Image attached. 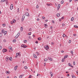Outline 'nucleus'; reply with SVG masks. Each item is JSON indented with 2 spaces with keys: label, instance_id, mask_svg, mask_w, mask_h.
<instances>
[{
  "label": "nucleus",
  "instance_id": "cd10ccee",
  "mask_svg": "<svg viewBox=\"0 0 78 78\" xmlns=\"http://www.w3.org/2000/svg\"><path fill=\"white\" fill-rule=\"evenodd\" d=\"M24 42H25V43H26V42H27V40H24Z\"/></svg>",
  "mask_w": 78,
  "mask_h": 78
},
{
  "label": "nucleus",
  "instance_id": "69168bd1",
  "mask_svg": "<svg viewBox=\"0 0 78 78\" xmlns=\"http://www.w3.org/2000/svg\"><path fill=\"white\" fill-rule=\"evenodd\" d=\"M29 39H31V37L30 36H29Z\"/></svg>",
  "mask_w": 78,
  "mask_h": 78
},
{
  "label": "nucleus",
  "instance_id": "5fc2aeb1",
  "mask_svg": "<svg viewBox=\"0 0 78 78\" xmlns=\"http://www.w3.org/2000/svg\"><path fill=\"white\" fill-rule=\"evenodd\" d=\"M71 53H72V54H73V51H71Z\"/></svg>",
  "mask_w": 78,
  "mask_h": 78
},
{
  "label": "nucleus",
  "instance_id": "c03bdc74",
  "mask_svg": "<svg viewBox=\"0 0 78 78\" xmlns=\"http://www.w3.org/2000/svg\"><path fill=\"white\" fill-rule=\"evenodd\" d=\"M62 27H64V26H65V24H62Z\"/></svg>",
  "mask_w": 78,
  "mask_h": 78
},
{
  "label": "nucleus",
  "instance_id": "3c124183",
  "mask_svg": "<svg viewBox=\"0 0 78 78\" xmlns=\"http://www.w3.org/2000/svg\"><path fill=\"white\" fill-rule=\"evenodd\" d=\"M76 73L77 75H78V71H76Z\"/></svg>",
  "mask_w": 78,
  "mask_h": 78
},
{
  "label": "nucleus",
  "instance_id": "49530a36",
  "mask_svg": "<svg viewBox=\"0 0 78 78\" xmlns=\"http://www.w3.org/2000/svg\"><path fill=\"white\" fill-rule=\"evenodd\" d=\"M73 65H75V61L73 62Z\"/></svg>",
  "mask_w": 78,
  "mask_h": 78
},
{
  "label": "nucleus",
  "instance_id": "c9c22d12",
  "mask_svg": "<svg viewBox=\"0 0 78 78\" xmlns=\"http://www.w3.org/2000/svg\"><path fill=\"white\" fill-rule=\"evenodd\" d=\"M2 33H0V37H2Z\"/></svg>",
  "mask_w": 78,
  "mask_h": 78
},
{
  "label": "nucleus",
  "instance_id": "9b49d317",
  "mask_svg": "<svg viewBox=\"0 0 78 78\" xmlns=\"http://www.w3.org/2000/svg\"><path fill=\"white\" fill-rule=\"evenodd\" d=\"M48 59H49V60H50V61H52V59L49 57H48Z\"/></svg>",
  "mask_w": 78,
  "mask_h": 78
},
{
  "label": "nucleus",
  "instance_id": "f704fd0d",
  "mask_svg": "<svg viewBox=\"0 0 78 78\" xmlns=\"http://www.w3.org/2000/svg\"><path fill=\"white\" fill-rule=\"evenodd\" d=\"M68 66H70H70H72V65H71V64H70V63H69L68 64Z\"/></svg>",
  "mask_w": 78,
  "mask_h": 78
},
{
  "label": "nucleus",
  "instance_id": "e2e57ef3",
  "mask_svg": "<svg viewBox=\"0 0 78 78\" xmlns=\"http://www.w3.org/2000/svg\"><path fill=\"white\" fill-rule=\"evenodd\" d=\"M31 34H30V33H29L28 34V35H31Z\"/></svg>",
  "mask_w": 78,
  "mask_h": 78
},
{
  "label": "nucleus",
  "instance_id": "37998d69",
  "mask_svg": "<svg viewBox=\"0 0 78 78\" xmlns=\"http://www.w3.org/2000/svg\"><path fill=\"white\" fill-rule=\"evenodd\" d=\"M45 61H47V58H45L44 60Z\"/></svg>",
  "mask_w": 78,
  "mask_h": 78
},
{
  "label": "nucleus",
  "instance_id": "e433bc0d",
  "mask_svg": "<svg viewBox=\"0 0 78 78\" xmlns=\"http://www.w3.org/2000/svg\"><path fill=\"white\" fill-rule=\"evenodd\" d=\"M72 77L73 78H76L74 76H72Z\"/></svg>",
  "mask_w": 78,
  "mask_h": 78
},
{
  "label": "nucleus",
  "instance_id": "774afa93",
  "mask_svg": "<svg viewBox=\"0 0 78 78\" xmlns=\"http://www.w3.org/2000/svg\"><path fill=\"white\" fill-rule=\"evenodd\" d=\"M15 58H17V55H16V56H15Z\"/></svg>",
  "mask_w": 78,
  "mask_h": 78
},
{
  "label": "nucleus",
  "instance_id": "a19ab883",
  "mask_svg": "<svg viewBox=\"0 0 78 78\" xmlns=\"http://www.w3.org/2000/svg\"><path fill=\"white\" fill-rule=\"evenodd\" d=\"M29 31H31V28H30L29 29Z\"/></svg>",
  "mask_w": 78,
  "mask_h": 78
},
{
  "label": "nucleus",
  "instance_id": "473e14b6",
  "mask_svg": "<svg viewBox=\"0 0 78 78\" xmlns=\"http://www.w3.org/2000/svg\"><path fill=\"white\" fill-rule=\"evenodd\" d=\"M9 48L10 50H11L12 49V47H9Z\"/></svg>",
  "mask_w": 78,
  "mask_h": 78
},
{
  "label": "nucleus",
  "instance_id": "b1692460",
  "mask_svg": "<svg viewBox=\"0 0 78 78\" xmlns=\"http://www.w3.org/2000/svg\"><path fill=\"white\" fill-rule=\"evenodd\" d=\"M2 33H4V32H5V30L4 29H3L2 30Z\"/></svg>",
  "mask_w": 78,
  "mask_h": 78
},
{
  "label": "nucleus",
  "instance_id": "412c9836",
  "mask_svg": "<svg viewBox=\"0 0 78 78\" xmlns=\"http://www.w3.org/2000/svg\"><path fill=\"white\" fill-rule=\"evenodd\" d=\"M59 16H60V14H59V13H58L57 14V17H59Z\"/></svg>",
  "mask_w": 78,
  "mask_h": 78
},
{
  "label": "nucleus",
  "instance_id": "79ce46f5",
  "mask_svg": "<svg viewBox=\"0 0 78 78\" xmlns=\"http://www.w3.org/2000/svg\"><path fill=\"white\" fill-rule=\"evenodd\" d=\"M36 54L37 55H39V54L38 53V52H36Z\"/></svg>",
  "mask_w": 78,
  "mask_h": 78
},
{
  "label": "nucleus",
  "instance_id": "0eeeda50",
  "mask_svg": "<svg viewBox=\"0 0 78 78\" xmlns=\"http://www.w3.org/2000/svg\"><path fill=\"white\" fill-rule=\"evenodd\" d=\"M25 15L26 16H29L30 15L29 14V13L28 12H26L25 13Z\"/></svg>",
  "mask_w": 78,
  "mask_h": 78
},
{
  "label": "nucleus",
  "instance_id": "8fccbe9b",
  "mask_svg": "<svg viewBox=\"0 0 78 78\" xmlns=\"http://www.w3.org/2000/svg\"><path fill=\"white\" fill-rule=\"evenodd\" d=\"M35 43H36V44H38V41H36L35 42Z\"/></svg>",
  "mask_w": 78,
  "mask_h": 78
},
{
  "label": "nucleus",
  "instance_id": "13d9d810",
  "mask_svg": "<svg viewBox=\"0 0 78 78\" xmlns=\"http://www.w3.org/2000/svg\"><path fill=\"white\" fill-rule=\"evenodd\" d=\"M42 19H45V17L44 16H43L42 17Z\"/></svg>",
  "mask_w": 78,
  "mask_h": 78
},
{
  "label": "nucleus",
  "instance_id": "4468645a",
  "mask_svg": "<svg viewBox=\"0 0 78 78\" xmlns=\"http://www.w3.org/2000/svg\"><path fill=\"white\" fill-rule=\"evenodd\" d=\"M9 59V58H8V57H6V61H8V59Z\"/></svg>",
  "mask_w": 78,
  "mask_h": 78
},
{
  "label": "nucleus",
  "instance_id": "f257e3e1",
  "mask_svg": "<svg viewBox=\"0 0 78 78\" xmlns=\"http://www.w3.org/2000/svg\"><path fill=\"white\" fill-rule=\"evenodd\" d=\"M25 15L23 14L21 20L22 22H23V21L24 20V19H25Z\"/></svg>",
  "mask_w": 78,
  "mask_h": 78
},
{
  "label": "nucleus",
  "instance_id": "5701e85b",
  "mask_svg": "<svg viewBox=\"0 0 78 78\" xmlns=\"http://www.w3.org/2000/svg\"><path fill=\"white\" fill-rule=\"evenodd\" d=\"M64 59L65 58H63L62 59V62H64V61H65V59Z\"/></svg>",
  "mask_w": 78,
  "mask_h": 78
},
{
  "label": "nucleus",
  "instance_id": "7ed1b4c3",
  "mask_svg": "<svg viewBox=\"0 0 78 78\" xmlns=\"http://www.w3.org/2000/svg\"><path fill=\"white\" fill-rule=\"evenodd\" d=\"M20 35V33H18L15 36V39H17L19 36V35Z\"/></svg>",
  "mask_w": 78,
  "mask_h": 78
},
{
  "label": "nucleus",
  "instance_id": "1a4fd4ad",
  "mask_svg": "<svg viewBox=\"0 0 78 78\" xmlns=\"http://www.w3.org/2000/svg\"><path fill=\"white\" fill-rule=\"evenodd\" d=\"M18 67V66H16L14 67V69L15 70H17V68Z\"/></svg>",
  "mask_w": 78,
  "mask_h": 78
},
{
  "label": "nucleus",
  "instance_id": "052dcab7",
  "mask_svg": "<svg viewBox=\"0 0 78 78\" xmlns=\"http://www.w3.org/2000/svg\"><path fill=\"white\" fill-rule=\"evenodd\" d=\"M70 42H71V40H69V43H70Z\"/></svg>",
  "mask_w": 78,
  "mask_h": 78
},
{
  "label": "nucleus",
  "instance_id": "dca6fc26",
  "mask_svg": "<svg viewBox=\"0 0 78 78\" xmlns=\"http://www.w3.org/2000/svg\"><path fill=\"white\" fill-rule=\"evenodd\" d=\"M67 57H68V55H66V56H65L64 57V59H66V58H67Z\"/></svg>",
  "mask_w": 78,
  "mask_h": 78
},
{
  "label": "nucleus",
  "instance_id": "ddd939ff",
  "mask_svg": "<svg viewBox=\"0 0 78 78\" xmlns=\"http://www.w3.org/2000/svg\"><path fill=\"white\" fill-rule=\"evenodd\" d=\"M44 26L45 28H47V24H44Z\"/></svg>",
  "mask_w": 78,
  "mask_h": 78
},
{
  "label": "nucleus",
  "instance_id": "603ef678",
  "mask_svg": "<svg viewBox=\"0 0 78 78\" xmlns=\"http://www.w3.org/2000/svg\"><path fill=\"white\" fill-rule=\"evenodd\" d=\"M2 46H0V50H1L2 49Z\"/></svg>",
  "mask_w": 78,
  "mask_h": 78
},
{
  "label": "nucleus",
  "instance_id": "6e6d98bb",
  "mask_svg": "<svg viewBox=\"0 0 78 78\" xmlns=\"http://www.w3.org/2000/svg\"><path fill=\"white\" fill-rule=\"evenodd\" d=\"M22 77L21 76H19L20 78H22Z\"/></svg>",
  "mask_w": 78,
  "mask_h": 78
},
{
  "label": "nucleus",
  "instance_id": "20e7f679",
  "mask_svg": "<svg viewBox=\"0 0 78 78\" xmlns=\"http://www.w3.org/2000/svg\"><path fill=\"white\" fill-rule=\"evenodd\" d=\"M21 47H23V48H26V47H27V46H26L24 44H22L21 45Z\"/></svg>",
  "mask_w": 78,
  "mask_h": 78
},
{
  "label": "nucleus",
  "instance_id": "de8ad7c7",
  "mask_svg": "<svg viewBox=\"0 0 78 78\" xmlns=\"http://www.w3.org/2000/svg\"><path fill=\"white\" fill-rule=\"evenodd\" d=\"M47 5L48 6H50V4H47Z\"/></svg>",
  "mask_w": 78,
  "mask_h": 78
},
{
  "label": "nucleus",
  "instance_id": "a878e982",
  "mask_svg": "<svg viewBox=\"0 0 78 78\" xmlns=\"http://www.w3.org/2000/svg\"><path fill=\"white\" fill-rule=\"evenodd\" d=\"M58 8H60V4H58Z\"/></svg>",
  "mask_w": 78,
  "mask_h": 78
},
{
  "label": "nucleus",
  "instance_id": "6e6552de",
  "mask_svg": "<svg viewBox=\"0 0 78 78\" xmlns=\"http://www.w3.org/2000/svg\"><path fill=\"white\" fill-rule=\"evenodd\" d=\"M50 74H51V77H52L53 76V73L51 72H50Z\"/></svg>",
  "mask_w": 78,
  "mask_h": 78
},
{
  "label": "nucleus",
  "instance_id": "f3484780",
  "mask_svg": "<svg viewBox=\"0 0 78 78\" xmlns=\"http://www.w3.org/2000/svg\"><path fill=\"white\" fill-rule=\"evenodd\" d=\"M4 35H6V33H7V31H5V32H4Z\"/></svg>",
  "mask_w": 78,
  "mask_h": 78
},
{
  "label": "nucleus",
  "instance_id": "c756f323",
  "mask_svg": "<svg viewBox=\"0 0 78 78\" xmlns=\"http://www.w3.org/2000/svg\"><path fill=\"white\" fill-rule=\"evenodd\" d=\"M7 74H9V71L6 72Z\"/></svg>",
  "mask_w": 78,
  "mask_h": 78
},
{
  "label": "nucleus",
  "instance_id": "58836bf2",
  "mask_svg": "<svg viewBox=\"0 0 78 78\" xmlns=\"http://www.w3.org/2000/svg\"><path fill=\"white\" fill-rule=\"evenodd\" d=\"M5 24H2V26L3 27H5Z\"/></svg>",
  "mask_w": 78,
  "mask_h": 78
},
{
  "label": "nucleus",
  "instance_id": "72a5a7b5",
  "mask_svg": "<svg viewBox=\"0 0 78 78\" xmlns=\"http://www.w3.org/2000/svg\"><path fill=\"white\" fill-rule=\"evenodd\" d=\"M74 27H75V28H78V26H74Z\"/></svg>",
  "mask_w": 78,
  "mask_h": 78
},
{
  "label": "nucleus",
  "instance_id": "4be33fe9",
  "mask_svg": "<svg viewBox=\"0 0 78 78\" xmlns=\"http://www.w3.org/2000/svg\"><path fill=\"white\" fill-rule=\"evenodd\" d=\"M38 41H41V38L40 37L38 38Z\"/></svg>",
  "mask_w": 78,
  "mask_h": 78
},
{
  "label": "nucleus",
  "instance_id": "c85d7f7f",
  "mask_svg": "<svg viewBox=\"0 0 78 78\" xmlns=\"http://www.w3.org/2000/svg\"><path fill=\"white\" fill-rule=\"evenodd\" d=\"M61 4H63V3H64V1H61Z\"/></svg>",
  "mask_w": 78,
  "mask_h": 78
},
{
  "label": "nucleus",
  "instance_id": "7c9ffc66",
  "mask_svg": "<svg viewBox=\"0 0 78 78\" xmlns=\"http://www.w3.org/2000/svg\"><path fill=\"white\" fill-rule=\"evenodd\" d=\"M64 19V17L62 16L61 18V19H62V20H63Z\"/></svg>",
  "mask_w": 78,
  "mask_h": 78
},
{
  "label": "nucleus",
  "instance_id": "9d476101",
  "mask_svg": "<svg viewBox=\"0 0 78 78\" xmlns=\"http://www.w3.org/2000/svg\"><path fill=\"white\" fill-rule=\"evenodd\" d=\"M33 56L35 58H37V56L34 54H33Z\"/></svg>",
  "mask_w": 78,
  "mask_h": 78
},
{
  "label": "nucleus",
  "instance_id": "2eb2a0df",
  "mask_svg": "<svg viewBox=\"0 0 78 78\" xmlns=\"http://www.w3.org/2000/svg\"><path fill=\"white\" fill-rule=\"evenodd\" d=\"M66 37H67V36H66V34H63V37H66Z\"/></svg>",
  "mask_w": 78,
  "mask_h": 78
},
{
  "label": "nucleus",
  "instance_id": "39448f33",
  "mask_svg": "<svg viewBox=\"0 0 78 78\" xmlns=\"http://www.w3.org/2000/svg\"><path fill=\"white\" fill-rule=\"evenodd\" d=\"M13 8V5L12 4L11 5L10 7V9L11 10H12Z\"/></svg>",
  "mask_w": 78,
  "mask_h": 78
},
{
  "label": "nucleus",
  "instance_id": "09e8293b",
  "mask_svg": "<svg viewBox=\"0 0 78 78\" xmlns=\"http://www.w3.org/2000/svg\"><path fill=\"white\" fill-rule=\"evenodd\" d=\"M52 23H55V21H54V20H52Z\"/></svg>",
  "mask_w": 78,
  "mask_h": 78
},
{
  "label": "nucleus",
  "instance_id": "2f4dec72",
  "mask_svg": "<svg viewBox=\"0 0 78 78\" xmlns=\"http://www.w3.org/2000/svg\"><path fill=\"white\" fill-rule=\"evenodd\" d=\"M13 23H14L12 21L10 22V23H11V24H12H12H13Z\"/></svg>",
  "mask_w": 78,
  "mask_h": 78
},
{
  "label": "nucleus",
  "instance_id": "4d7b16f0",
  "mask_svg": "<svg viewBox=\"0 0 78 78\" xmlns=\"http://www.w3.org/2000/svg\"><path fill=\"white\" fill-rule=\"evenodd\" d=\"M67 76H69V74H68L67 75Z\"/></svg>",
  "mask_w": 78,
  "mask_h": 78
},
{
  "label": "nucleus",
  "instance_id": "bb28decb",
  "mask_svg": "<svg viewBox=\"0 0 78 78\" xmlns=\"http://www.w3.org/2000/svg\"><path fill=\"white\" fill-rule=\"evenodd\" d=\"M9 60H10V61H12V57L10 58Z\"/></svg>",
  "mask_w": 78,
  "mask_h": 78
},
{
  "label": "nucleus",
  "instance_id": "f8f14e48",
  "mask_svg": "<svg viewBox=\"0 0 78 78\" xmlns=\"http://www.w3.org/2000/svg\"><path fill=\"white\" fill-rule=\"evenodd\" d=\"M16 55H18L19 56H20V54L19 53H16Z\"/></svg>",
  "mask_w": 78,
  "mask_h": 78
},
{
  "label": "nucleus",
  "instance_id": "864d4df0",
  "mask_svg": "<svg viewBox=\"0 0 78 78\" xmlns=\"http://www.w3.org/2000/svg\"><path fill=\"white\" fill-rule=\"evenodd\" d=\"M19 12V9H18V12Z\"/></svg>",
  "mask_w": 78,
  "mask_h": 78
},
{
  "label": "nucleus",
  "instance_id": "a211bd4d",
  "mask_svg": "<svg viewBox=\"0 0 78 78\" xmlns=\"http://www.w3.org/2000/svg\"><path fill=\"white\" fill-rule=\"evenodd\" d=\"M16 20H13L12 22L13 23H15L16 22Z\"/></svg>",
  "mask_w": 78,
  "mask_h": 78
},
{
  "label": "nucleus",
  "instance_id": "0e129e2a",
  "mask_svg": "<svg viewBox=\"0 0 78 78\" xmlns=\"http://www.w3.org/2000/svg\"><path fill=\"white\" fill-rule=\"evenodd\" d=\"M73 36H76V34H73Z\"/></svg>",
  "mask_w": 78,
  "mask_h": 78
},
{
  "label": "nucleus",
  "instance_id": "423d86ee",
  "mask_svg": "<svg viewBox=\"0 0 78 78\" xmlns=\"http://www.w3.org/2000/svg\"><path fill=\"white\" fill-rule=\"evenodd\" d=\"M7 51V50H6V49H4L2 51L3 52V53H5V52H6V51Z\"/></svg>",
  "mask_w": 78,
  "mask_h": 78
},
{
  "label": "nucleus",
  "instance_id": "6ab92c4d",
  "mask_svg": "<svg viewBox=\"0 0 78 78\" xmlns=\"http://www.w3.org/2000/svg\"><path fill=\"white\" fill-rule=\"evenodd\" d=\"M20 30L21 31H23V27H21Z\"/></svg>",
  "mask_w": 78,
  "mask_h": 78
},
{
  "label": "nucleus",
  "instance_id": "393cba45",
  "mask_svg": "<svg viewBox=\"0 0 78 78\" xmlns=\"http://www.w3.org/2000/svg\"><path fill=\"white\" fill-rule=\"evenodd\" d=\"M16 41V40L14 39L13 40L12 42H15Z\"/></svg>",
  "mask_w": 78,
  "mask_h": 78
},
{
  "label": "nucleus",
  "instance_id": "bf43d9fd",
  "mask_svg": "<svg viewBox=\"0 0 78 78\" xmlns=\"http://www.w3.org/2000/svg\"><path fill=\"white\" fill-rule=\"evenodd\" d=\"M37 21H39V19H37Z\"/></svg>",
  "mask_w": 78,
  "mask_h": 78
},
{
  "label": "nucleus",
  "instance_id": "680f3d73",
  "mask_svg": "<svg viewBox=\"0 0 78 78\" xmlns=\"http://www.w3.org/2000/svg\"><path fill=\"white\" fill-rule=\"evenodd\" d=\"M2 2H5V0H2Z\"/></svg>",
  "mask_w": 78,
  "mask_h": 78
},
{
  "label": "nucleus",
  "instance_id": "4c0bfd02",
  "mask_svg": "<svg viewBox=\"0 0 78 78\" xmlns=\"http://www.w3.org/2000/svg\"><path fill=\"white\" fill-rule=\"evenodd\" d=\"M3 41H4V42H6V40H5V39H4L3 40Z\"/></svg>",
  "mask_w": 78,
  "mask_h": 78
},
{
  "label": "nucleus",
  "instance_id": "a18cd8bd",
  "mask_svg": "<svg viewBox=\"0 0 78 78\" xmlns=\"http://www.w3.org/2000/svg\"><path fill=\"white\" fill-rule=\"evenodd\" d=\"M38 8H39V6L38 5H37V7H36V8L37 9Z\"/></svg>",
  "mask_w": 78,
  "mask_h": 78
},
{
  "label": "nucleus",
  "instance_id": "f03ea898",
  "mask_svg": "<svg viewBox=\"0 0 78 78\" xmlns=\"http://www.w3.org/2000/svg\"><path fill=\"white\" fill-rule=\"evenodd\" d=\"M44 48L46 50H48V49H49V47H48V46L47 45L46 46H44Z\"/></svg>",
  "mask_w": 78,
  "mask_h": 78
},
{
  "label": "nucleus",
  "instance_id": "338daca9",
  "mask_svg": "<svg viewBox=\"0 0 78 78\" xmlns=\"http://www.w3.org/2000/svg\"><path fill=\"white\" fill-rule=\"evenodd\" d=\"M31 75H30L29 76V78H31Z\"/></svg>",
  "mask_w": 78,
  "mask_h": 78
},
{
  "label": "nucleus",
  "instance_id": "aec40b11",
  "mask_svg": "<svg viewBox=\"0 0 78 78\" xmlns=\"http://www.w3.org/2000/svg\"><path fill=\"white\" fill-rule=\"evenodd\" d=\"M74 20V18L73 17H72L71 19V21H73Z\"/></svg>",
  "mask_w": 78,
  "mask_h": 78
},
{
  "label": "nucleus",
  "instance_id": "ea45409f",
  "mask_svg": "<svg viewBox=\"0 0 78 78\" xmlns=\"http://www.w3.org/2000/svg\"><path fill=\"white\" fill-rule=\"evenodd\" d=\"M24 68H25V69H28L27 66H25L24 67Z\"/></svg>",
  "mask_w": 78,
  "mask_h": 78
}]
</instances>
